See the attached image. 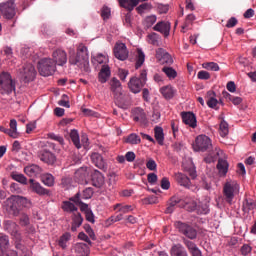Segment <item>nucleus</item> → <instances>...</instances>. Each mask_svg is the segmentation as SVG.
<instances>
[{
  "instance_id": "obj_1",
  "label": "nucleus",
  "mask_w": 256,
  "mask_h": 256,
  "mask_svg": "<svg viewBox=\"0 0 256 256\" xmlns=\"http://www.w3.org/2000/svg\"><path fill=\"white\" fill-rule=\"evenodd\" d=\"M70 65H76L81 71L85 73H91V67H89V52L87 46L79 44L77 47L76 54L72 53L68 58Z\"/></svg>"
},
{
  "instance_id": "obj_2",
  "label": "nucleus",
  "mask_w": 256,
  "mask_h": 256,
  "mask_svg": "<svg viewBox=\"0 0 256 256\" xmlns=\"http://www.w3.org/2000/svg\"><path fill=\"white\" fill-rule=\"evenodd\" d=\"M145 85H147V71L145 69L140 71L139 77L133 76L128 82V88L131 93H134L135 95L141 93V90Z\"/></svg>"
},
{
  "instance_id": "obj_3",
  "label": "nucleus",
  "mask_w": 256,
  "mask_h": 256,
  "mask_svg": "<svg viewBox=\"0 0 256 256\" xmlns=\"http://www.w3.org/2000/svg\"><path fill=\"white\" fill-rule=\"evenodd\" d=\"M17 82L13 80V77H11V74L9 72H2L0 74V87L2 93H5L6 95H11L13 91L16 90Z\"/></svg>"
},
{
  "instance_id": "obj_4",
  "label": "nucleus",
  "mask_w": 256,
  "mask_h": 256,
  "mask_svg": "<svg viewBox=\"0 0 256 256\" xmlns=\"http://www.w3.org/2000/svg\"><path fill=\"white\" fill-rule=\"evenodd\" d=\"M38 71L42 77H49L57 71V65L51 58H43L38 62Z\"/></svg>"
},
{
  "instance_id": "obj_5",
  "label": "nucleus",
  "mask_w": 256,
  "mask_h": 256,
  "mask_svg": "<svg viewBox=\"0 0 256 256\" xmlns=\"http://www.w3.org/2000/svg\"><path fill=\"white\" fill-rule=\"evenodd\" d=\"M4 19H14L17 15V7L15 6V1L8 0L6 2L0 3V16Z\"/></svg>"
},
{
  "instance_id": "obj_6",
  "label": "nucleus",
  "mask_w": 256,
  "mask_h": 256,
  "mask_svg": "<svg viewBox=\"0 0 256 256\" xmlns=\"http://www.w3.org/2000/svg\"><path fill=\"white\" fill-rule=\"evenodd\" d=\"M174 225L176 229H178L179 233L184 235V237H187V239H197V229L193 228V226L181 221L175 222Z\"/></svg>"
},
{
  "instance_id": "obj_7",
  "label": "nucleus",
  "mask_w": 256,
  "mask_h": 256,
  "mask_svg": "<svg viewBox=\"0 0 256 256\" xmlns=\"http://www.w3.org/2000/svg\"><path fill=\"white\" fill-rule=\"evenodd\" d=\"M235 191H239V184L235 181H227L223 186V195L226 203L231 205L235 199Z\"/></svg>"
},
{
  "instance_id": "obj_8",
  "label": "nucleus",
  "mask_w": 256,
  "mask_h": 256,
  "mask_svg": "<svg viewBox=\"0 0 256 256\" xmlns=\"http://www.w3.org/2000/svg\"><path fill=\"white\" fill-rule=\"evenodd\" d=\"M36 75L37 71L35 70V66L31 63L24 64L20 70V79L23 83H31V81H35Z\"/></svg>"
},
{
  "instance_id": "obj_9",
  "label": "nucleus",
  "mask_w": 256,
  "mask_h": 256,
  "mask_svg": "<svg viewBox=\"0 0 256 256\" xmlns=\"http://www.w3.org/2000/svg\"><path fill=\"white\" fill-rule=\"evenodd\" d=\"M113 53L118 61H127V59H129V50L127 49V45L123 42L115 43Z\"/></svg>"
},
{
  "instance_id": "obj_10",
  "label": "nucleus",
  "mask_w": 256,
  "mask_h": 256,
  "mask_svg": "<svg viewBox=\"0 0 256 256\" xmlns=\"http://www.w3.org/2000/svg\"><path fill=\"white\" fill-rule=\"evenodd\" d=\"M213 144L211 143V138L207 135H199L196 137L194 149L195 151L205 152L208 149H211Z\"/></svg>"
},
{
  "instance_id": "obj_11",
  "label": "nucleus",
  "mask_w": 256,
  "mask_h": 256,
  "mask_svg": "<svg viewBox=\"0 0 256 256\" xmlns=\"http://www.w3.org/2000/svg\"><path fill=\"white\" fill-rule=\"evenodd\" d=\"M155 58L160 65H173V57L163 48L156 49Z\"/></svg>"
},
{
  "instance_id": "obj_12",
  "label": "nucleus",
  "mask_w": 256,
  "mask_h": 256,
  "mask_svg": "<svg viewBox=\"0 0 256 256\" xmlns=\"http://www.w3.org/2000/svg\"><path fill=\"white\" fill-rule=\"evenodd\" d=\"M4 229L8 231L12 237L16 238V241H21V233L19 232V226L12 220L4 221Z\"/></svg>"
},
{
  "instance_id": "obj_13",
  "label": "nucleus",
  "mask_w": 256,
  "mask_h": 256,
  "mask_svg": "<svg viewBox=\"0 0 256 256\" xmlns=\"http://www.w3.org/2000/svg\"><path fill=\"white\" fill-rule=\"evenodd\" d=\"M38 158L47 165H55V161H57L55 154L47 149L40 150L38 152Z\"/></svg>"
},
{
  "instance_id": "obj_14",
  "label": "nucleus",
  "mask_w": 256,
  "mask_h": 256,
  "mask_svg": "<svg viewBox=\"0 0 256 256\" xmlns=\"http://www.w3.org/2000/svg\"><path fill=\"white\" fill-rule=\"evenodd\" d=\"M90 174H91V168L87 166H82L75 171L74 179L78 183H87V179Z\"/></svg>"
},
{
  "instance_id": "obj_15",
  "label": "nucleus",
  "mask_w": 256,
  "mask_h": 256,
  "mask_svg": "<svg viewBox=\"0 0 256 256\" xmlns=\"http://www.w3.org/2000/svg\"><path fill=\"white\" fill-rule=\"evenodd\" d=\"M52 61H54L55 65H59L60 67H63L67 63V52L63 49H56L52 53Z\"/></svg>"
},
{
  "instance_id": "obj_16",
  "label": "nucleus",
  "mask_w": 256,
  "mask_h": 256,
  "mask_svg": "<svg viewBox=\"0 0 256 256\" xmlns=\"http://www.w3.org/2000/svg\"><path fill=\"white\" fill-rule=\"evenodd\" d=\"M29 183L33 193H36V195H39L40 197L51 195V191H49V189L43 188V186L34 179H30Z\"/></svg>"
},
{
  "instance_id": "obj_17",
  "label": "nucleus",
  "mask_w": 256,
  "mask_h": 256,
  "mask_svg": "<svg viewBox=\"0 0 256 256\" xmlns=\"http://www.w3.org/2000/svg\"><path fill=\"white\" fill-rule=\"evenodd\" d=\"M176 181L178 185H181V187H185V189H191L192 191H195V189H197V187L191 183V179H189L188 176L183 173L176 174Z\"/></svg>"
},
{
  "instance_id": "obj_18",
  "label": "nucleus",
  "mask_w": 256,
  "mask_h": 256,
  "mask_svg": "<svg viewBox=\"0 0 256 256\" xmlns=\"http://www.w3.org/2000/svg\"><path fill=\"white\" fill-rule=\"evenodd\" d=\"M6 203L8 204L10 213L13 217H19L21 213V206L19 205V202H17L15 196L7 198Z\"/></svg>"
},
{
  "instance_id": "obj_19",
  "label": "nucleus",
  "mask_w": 256,
  "mask_h": 256,
  "mask_svg": "<svg viewBox=\"0 0 256 256\" xmlns=\"http://www.w3.org/2000/svg\"><path fill=\"white\" fill-rule=\"evenodd\" d=\"M153 31L161 33L164 37H169L171 33V22L160 21L153 27Z\"/></svg>"
},
{
  "instance_id": "obj_20",
  "label": "nucleus",
  "mask_w": 256,
  "mask_h": 256,
  "mask_svg": "<svg viewBox=\"0 0 256 256\" xmlns=\"http://www.w3.org/2000/svg\"><path fill=\"white\" fill-rule=\"evenodd\" d=\"M110 91L113 93L114 97H121L123 95V86L121 85V81L116 77L111 78L109 81Z\"/></svg>"
},
{
  "instance_id": "obj_21",
  "label": "nucleus",
  "mask_w": 256,
  "mask_h": 256,
  "mask_svg": "<svg viewBox=\"0 0 256 256\" xmlns=\"http://www.w3.org/2000/svg\"><path fill=\"white\" fill-rule=\"evenodd\" d=\"M91 161L98 169H101L102 171H107V162H105V159H103V156H101V154L97 152L92 153Z\"/></svg>"
},
{
  "instance_id": "obj_22",
  "label": "nucleus",
  "mask_w": 256,
  "mask_h": 256,
  "mask_svg": "<svg viewBox=\"0 0 256 256\" xmlns=\"http://www.w3.org/2000/svg\"><path fill=\"white\" fill-rule=\"evenodd\" d=\"M182 121L185 123V125H188L189 127H192V129H195L197 127V117L193 112H182Z\"/></svg>"
},
{
  "instance_id": "obj_23",
  "label": "nucleus",
  "mask_w": 256,
  "mask_h": 256,
  "mask_svg": "<svg viewBox=\"0 0 256 256\" xmlns=\"http://www.w3.org/2000/svg\"><path fill=\"white\" fill-rule=\"evenodd\" d=\"M111 77V67L108 64H103L99 73H98V81L99 83H107L109 78Z\"/></svg>"
},
{
  "instance_id": "obj_24",
  "label": "nucleus",
  "mask_w": 256,
  "mask_h": 256,
  "mask_svg": "<svg viewBox=\"0 0 256 256\" xmlns=\"http://www.w3.org/2000/svg\"><path fill=\"white\" fill-rule=\"evenodd\" d=\"M92 185L97 189H101L105 185V176L99 170H94L92 173Z\"/></svg>"
},
{
  "instance_id": "obj_25",
  "label": "nucleus",
  "mask_w": 256,
  "mask_h": 256,
  "mask_svg": "<svg viewBox=\"0 0 256 256\" xmlns=\"http://www.w3.org/2000/svg\"><path fill=\"white\" fill-rule=\"evenodd\" d=\"M69 201H72V203H75V205H79L80 211H84V213L91 211L89 205L83 203V200L81 199V192H77L74 196L70 197Z\"/></svg>"
},
{
  "instance_id": "obj_26",
  "label": "nucleus",
  "mask_w": 256,
  "mask_h": 256,
  "mask_svg": "<svg viewBox=\"0 0 256 256\" xmlns=\"http://www.w3.org/2000/svg\"><path fill=\"white\" fill-rule=\"evenodd\" d=\"M207 97H208V100H207V105L208 107H210V109H216V111L219 110V107H217V105H219V100H217L216 97V94L214 91H208L207 92Z\"/></svg>"
},
{
  "instance_id": "obj_27",
  "label": "nucleus",
  "mask_w": 256,
  "mask_h": 256,
  "mask_svg": "<svg viewBox=\"0 0 256 256\" xmlns=\"http://www.w3.org/2000/svg\"><path fill=\"white\" fill-rule=\"evenodd\" d=\"M217 169L219 171L220 177H225L229 171V162L220 158L217 163Z\"/></svg>"
},
{
  "instance_id": "obj_28",
  "label": "nucleus",
  "mask_w": 256,
  "mask_h": 256,
  "mask_svg": "<svg viewBox=\"0 0 256 256\" xmlns=\"http://www.w3.org/2000/svg\"><path fill=\"white\" fill-rule=\"evenodd\" d=\"M80 225H83V216H81V213L75 212L72 215L71 231H73V232L77 231V229H79Z\"/></svg>"
},
{
  "instance_id": "obj_29",
  "label": "nucleus",
  "mask_w": 256,
  "mask_h": 256,
  "mask_svg": "<svg viewBox=\"0 0 256 256\" xmlns=\"http://www.w3.org/2000/svg\"><path fill=\"white\" fill-rule=\"evenodd\" d=\"M120 7L133 11L139 5V0H118Z\"/></svg>"
},
{
  "instance_id": "obj_30",
  "label": "nucleus",
  "mask_w": 256,
  "mask_h": 256,
  "mask_svg": "<svg viewBox=\"0 0 256 256\" xmlns=\"http://www.w3.org/2000/svg\"><path fill=\"white\" fill-rule=\"evenodd\" d=\"M170 255L171 256H189L187 254V250H185V247L181 244H175L172 246L170 250Z\"/></svg>"
},
{
  "instance_id": "obj_31",
  "label": "nucleus",
  "mask_w": 256,
  "mask_h": 256,
  "mask_svg": "<svg viewBox=\"0 0 256 256\" xmlns=\"http://www.w3.org/2000/svg\"><path fill=\"white\" fill-rule=\"evenodd\" d=\"M24 173H26L28 177H37V175L41 173V167H39V165H36V164L26 166L24 168Z\"/></svg>"
},
{
  "instance_id": "obj_32",
  "label": "nucleus",
  "mask_w": 256,
  "mask_h": 256,
  "mask_svg": "<svg viewBox=\"0 0 256 256\" xmlns=\"http://www.w3.org/2000/svg\"><path fill=\"white\" fill-rule=\"evenodd\" d=\"M160 93L164 99H173L175 97V89L171 85L161 87Z\"/></svg>"
},
{
  "instance_id": "obj_33",
  "label": "nucleus",
  "mask_w": 256,
  "mask_h": 256,
  "mask_svg": "<svg viewBox=\"0 0 256 256\" xmlns=\"http://www.w3.org/2000/svg\"><path fill=\"white\" fill-rule=\"evenodd\" d=\"M61 209L64 211V213H72L73 215H74V213H77V211H78L77 206H75V204H73V202H71V200L63 201Z\"/></svg>"
},
{
  "instance_id": "obj_34",
  "label": "nucleus",
  "mask_w": 256,
  "mask_h": 256,
  "mask_svg": "<svg viewBox=\"0 0 256 256\" xmlns=\"http://www.w3.org/2000/svg\"><path fill=\"white\" fill-rule=\"evenodd\" d=\"M145 63V52L141 48L137 49V54L135 58V69H141Z\"/></svg>"
},
{
  "instance_id": "obj_35",
  "label": "nucleus",
  "mask_w": 256,
  "mask_h": 256,
  "mask_svg": "<svg viewBox=\"0 0 256 256\" xmlns=\"http://www.w3.org/2000/svg\"><path fill=\"white\" fill-rule=\"evenodd\" d=\"M154 137H155L158 145H164L165 133H163V128L161 126H156L154 128Z\"/></svg>"
},
{
  "instance_id": "obj_36",
  "label": "nucleus",
  "mask_w": 256,
  "mask_h": 256,
  "mask_svg": "<svg viewBox=\"0 0 256 256\" xmlns=\"http://www.w3.org/2000/svg\"><path fill=\"white\" fill-rule=\"evenodd\" d=\"M134 121L141 123H145L147 121V114H145V110L143 108H136L134 110Z\"/></svg>"
},
{
  "instance_id": "obj_37",
  "label": "nucleus",
  "mask_w": 256,
  "mask_h": 256,
  "mask_svg": "<svg viewBox=\"0 0 256 256\" xmlns=\"http://www.w3.org/2000/svg\"><path fill=\"white\" fill-rule=\"evenodd\" d=\"M256 203L251 198H245L242 204V211L244 213H249V211H253L255 209Z\"/></svg>"
},
{
  "instance_id": "obj_38",
  "label": "nucleus",
  "mask_w": 256,
  "mask_h": 256,
  "mask_svg": "<svg viewBox=\"0 0 256 256\" xmlns=\"http://www.w3.org/2000/svg\"><path fill=\"white\" fill-rule=\"evenodd\" d=\"M7 247H9V236H0V256L5 254Z\"/></svg>"
},
{
  "instance_id": "obj_39",
  "label": "nucleus",
  "mask_w": 256,
  "mask_h": 256,
  "mask_svg": "<svg viewBox=\"0 0 256 256\" xmlns=\"http://www.w3.org/2000/svg\"><path fill=\"white\" fill-rule=\"evenodd\" d=\"M162 73H165V75H166V77H168V79H176L177 78V70L174 69L173 67L164 66L162 68Z\"/></svg>"
},
{
  "instance_id": "obj_40",
  "label": "nucleus",
  "mask_w": 256,
  "mask_h": 256,
  "mask_svg": "<svg viewBox=\"0 0 256 256\" xmlns=\"http://www.w3.org/2000/svg\"><path fill=\"white\" fill-rule=\"evenodd\" d=\"M155 23H157V16L156 15L147 16L143 20V26H144L145 29H151V26L155 25Z\"/></svg>"
},
{
  "instance_id": "obj_41",
  "label": "nucleus",
  "mask_w": 256,
  "mask_h": 256,
  "mask_svg": "<svg viewBox=\"0 0 256 256\" xmlns=\"http://www.w3.org/2000/svg\"><path fill=\"white\" fill-rule=\"evenodd\" d=\"M10 177L17 181V183H21L22 185H27V177L23 174H19L17 172H11Z\"/></svg>"
},
{
  "instance_id": "obj_42",
  "label": "nucleus",
  "mask_w": 256,
  "mask_h": 256,
  "mask_svg": "<svg viewBox=\"0 0 256 256\" xmlns=\"http://www.w3.org/2000/svg\"><path fill=\"white\" fill-rule=\"evenodd\" d=\"M70 138L76 149H81V141L79 140V132L77 130H71Z\"/></svg>"
},
{
  "instance_id": "obj_43",
  "label": "nucleus",
  "mask_w": 256,
  "mask_h": 256,
  "mask_svg": "<svg viewBox=\"0 0 256 256\" xmlns=\"http://www.w3.org/2000/svg\"><path fill=\"white\" fill-rule=\"evenodd\" d=\"M16 199V203L20 205V207H25L26 209H29L31 207V200L27 199L23 196H14Z\"/></svg>"
},
{
  "instance_id": "obj_44",
  "label": "nucleus",
  "mask_w": 256,
  "mask_h": 256,
  "mask_svg": "<svg viewBox=\"0 0 256 256\" xmlns=\"http://www.w3.org/2000/svg\"><path fill=\"white\" fill-rule=\"evenodd\" d=\"M220 137H227L229 135V124L227 121L222 120L219 127Z\"/></svg>"
},
{
  "instance_id": "obj_45",
  "label": "nucleus",
  "mask_w": 256,
  "mask_h": 256,
  "mask_svg": "<svg viewBox=\"0 0 256 256\" xmlns=\"http://www.w3.org/2000/svg\"><path fill=\"white\" fill-rule=\"evenodd\" d=\"M71 240V233L66 232L64 233L58 242V245L62 248V249H67V242Z\"/></svg>"
},
{
  "instance_id": "obj_46",
  "label": "nucleus",
  "mask_w": 256,
  "mask_h": 256,
  "mask_svg": "<svg viewBox=\"0 0 256 256\" xmlns=\"http://www.w3.org/2000/svg\"><path fill=\"white\" fill-rule=\"evenodd\" d=\"M18 217H19V223H20L21 227H27L29 225V223H31V221L29 219V215L25 212H20Z\"/></svg>"
},
{
  "instance_id": "obj_47",
  "label": "nucleus",
  "mask_w": 256,
  "mask_h": 256,
  "mask_svg": "<svg viewBox=\"0 0 256 256\" xmlns=\"http://www.w3.org/2000/svg\"><path fill=\"white\" fill-rule=\"evenodd\" d=\"M126 143H129L130 145H139V143H141V137L135 133H132L127 137Z\"/></svg>"
},
{
  "instance_id": "obj_48",
  "label": "nucleus",
  "mask_w": 256,
  "mask_h": 256,
  "mask_svg": "<svg viewBox=\"0 0 256 256\" xmlns=\"http://www.w3.org/2000/svg\"><path fill=\"white\" fill-rule=\"evenodd\" d=\"M42 182L47 187H53V185H55V177H53V175H51V174H45L42 177Z\"/></svg>"
},
{
  "instance_id": "obj_49",
  "label": "nucleus",
  "mask_w": 256,
  "mask_h": 256,
  "mask_svg": "<svg viewBox=\"0 0 256 256\" xmlns=\"http://www.w3.org/2000/svg\"><path fill=\"white\" fill-rule=\"evenodd\" d=\"M10 131L12 139H17V137H19V132H17V120H10Z\"/></svg>"
},
{
  "instance_id": "obj_50",
  "label": "nucleus",
  "mask_w": 256,
  "mask_h": 256,
  "mask_svg": "<svg viewBox=\"0 0 256 256\" xmlns=\"http://www.w3.org/2000/svg\"><path fill=\"white\" fill-rule=\"evenodd\" d=\"M156 9H157V13H159V15H165V14L169 13V4L157 3Z\"/></svg>"
},
{
  "instance_id": "obj_51",
  "label": "nucleus",
  "mask_w": 256,
  "mask_h": 256,
  "mask_svg": "<svg viewBox=\"0 0 256 256\" xmlns=\"http://www.w3.org/2000/svg\"><path fill=\"white\" fill-rule=\"evenodd\" d=\"M93 193H95L93 188L88 187L82 191V194H80V199H91V197H93Z\"/></svg>"
},
{
  "instance_id": "obj_52",
  "label": "nucleus",
  "mask_w": 256,
  "mask_h": 256,
  "mask_svg": "<svg viewBox=\"0 0 256 256\" xmlns=\"http://www.w3.org/2000/svg\"><path fill=\"white\" fill-rule=\"evenodd\" d=\"M202 67L204 69H207L208 71H219V69H221L219 67V64L215 63V62H206L202 65Z\"/></svg>"
},
{
  "instance_id": "obj_53",
  "label": "nucleus",
  "mask_w": 256,
  "mask_h": 256,
  "mask_svg": "<svg viewBox=\"0 0 256 256\" xmlns=\"http://www.w3.org/2000/svg\"><path fill=\"white\" fill-rule=\"evenodd\" d=\"M48 139H51L52 141H57L60 145H63L65 143V139H63V136L55 133H48L47 134Z\"/></svg>"
},
{
  "instance_id": "obj_54",
  "label": "nucleus",
  "mask_w": 256,
  "mask_h": 256,
  "mask_svg": "<svg viewBox=\"0 0 256 256\" xmlns=\"http://www.w3.org/2000/svg\"><path fill=\"white\" fill-rule=\"evenodd\" d=\"M58 105H60V107H66V109H69V107H71L69 96L63 94L61 100L58 101Z\"/></svg>"
},
{
  "instance_id": "obj_55",
  "label": "nucleus",
  "mask_w": 256,
  "mask_h": 256,
  "mask_svg": "<svg viewBox=\"0 0 256 256\" xmlns=\"http://www.w3.org/2000/svg\"><path fill=\"white\" fill-rule=\"evenodd\" d=\"M251 251H253V247L249 244H243L240 248V253L243 256L251 255Z\"/></svg>"
},
{
  "instance_id": "obj_56",
  "label": "nucleus",
  "mask_w": 256,
  "mask_h": 256,
  "mask_svg": "<svg viewBox=\"0 0 256 256\" xmlns=\"http://www.w3.org/2000/svg\"><path fill=\"white\" fill-rule=\"evenodd\" d=\"M193 21H195V16L193 14H188L186 17L185 24L182 26V32L185 33V29L189 27V25L193 24Z\"/></svg>"
},
{
  "instance_id": "obj_57",
  "label": "nucleus",
  "mask_w": 256,
  "mask_h": 256,
  "mask_svg": "<svg viewBox=\"0 0 256 256\" xmlns=\"http://www.w3.org/2000/svg\"><path fill=\"white\" fill-rule=\"evenodd\" d=\"M101 17L104 21H107L111 17V8L103 6L101 9Z\"/></svg>"
},
{
  "instance_id": "obj_58",
  "label": "nucleus",
  "mask_w": 256,
  "mask_h": 256,
  "mask_svg": "<svg viewBox=\"0 0 256 256\" xmlns=\"http://www.w3.org/2000/svg\"><path fill=\"white\" fill-rule=\"evenodd\" d=\"M81 111L85 117H99V113L89 109V108H81Z\"/></svg>"
},
{
  "instance_id": "obj_59",
  "label": "nucleus",
  "mask_w": 256,
  "mask_h": 256,
  "mask_svg": "<svg viewBox=\"0 0 256 256\" xmlns=\"http://www.w3.org/2000/svg\"><path fill=\"white\" fill-rule=\"evenodd\" d=\"M198 79H201V81H207L211 79V74L205 70H201L197 74Z\"/></svg>"
},
{
  "instance_id": "obj_60",
  "label": "nucleus",
  "mask_w": 256,
  "mask_h": 256,
  "mask_svg": "<svg viewBox=\"0 0 256 256\" xmlns=\"http://www.w3.org/2000/svg\"><path fill=\"white\" fill-rule=\"evenodd\" d=\"M161 189H164V191H167L171 188V182H169V178L163 177L160 182Z\"/></svg>"
},
{
  "instance_id": "obj_61",
  "label": "nucleus",
  "mask_w": 256,
  "mask_h": 256,
  "mask_svg": "<svg viewBox=\"0 0 256 256\" xmlns=\"http://www.w3.org/2000/svg\"><path fill=\"white\" fill-rule=\"evenodd\" d=\"M183 243L187 247L189 253L193 251V249H196L197 244H195L193 241L188 240L187 238H183Z\"/></svg>"
},
{
  "instance_id": "obj_62",
  "label": "nucleus",
  "mask_w": 256,
  "mask_h": 256,
  "mask_svg": "<svg viewBox=\"0 0 256 256\" xmlns=\"http://www.w3.org/2000/svg\"><path fill=\"white\" fill-rule=\"evenodd\" d=\"M84 229H85L86 233L89 235L90 239H92L93 241H95V239H97L95 237V232L93 231V228H91V225H89V224L85 225Z\"/></svg>"
},
{
  "instance_id": "obj_63",
  "label": "nucleus",
  "mask_w": 256,
  "mask_h": 256,
  "mask_svg": "<svg viewBox=\"0 0 256 256\" xmlns=\"http://www.w3.org/2000/svg\"><path fill=\"white\" fill-rule=\"evenodd\" d=\"M146 167L149 171H157V162L153 159H149L146 163Z\"/></svg>"
},
{
  "instance_id": "obj_64",
  "label": "nucleus",
  "mask_w": 256,
  "mask_h": 256,
  "mask_svg": "<svg viewBox=\"0 0 256 256\" xmlns=\"http://www.w3.org/2000/svg\"><path fill=\"white\" fill-rule=\"evenodd\" d=\"M128 75H129V70L122 69V68L118 70L119 79H121L122 81H126Z\"/></svg>"
}]
</instances>
